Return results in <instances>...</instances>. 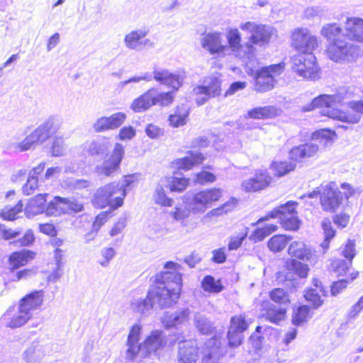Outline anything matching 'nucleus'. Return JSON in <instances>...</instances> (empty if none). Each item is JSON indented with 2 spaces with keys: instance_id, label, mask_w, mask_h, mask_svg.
Here are the masks:
<instances>
[{
  "instance_id": "f257e3e1",
  "label": "nucleus",
  "mask_w": 363,
  "mask_h": 363,
  "mask_svg": "<svg viewBox=\"0 0 363 363\" xmlns=\"http://www.w3.org/2000/svg\"><path fill=\"white\" fill-rule=\"evenodd\" d=\"M141 331L142 325L138 323L134 324L130 330L126 342V357L130 359L138 355L145 357L155 354L166 345L165 336L161 330L152 331L143 344H138Z\"/></svg>"
},
{
  "instance_id": "f03ea898",
  "label": "nucleus",
  "mask_w": 363,
  "mask_h": 363,
  "mask_svg": "<svg viewBox=\"0 0 363 363\" xmlns=\"http://www.w3.org/2000/svg\"><path fill=\"white\" fill-rule=\"evenodd\" d=\"M340 101L339 96L322 94L315 98L304 110L309 111L316 107H322L323 109L320 113L323 116L347 123H358L360 119V113H363V101L350 102V107L352 111L347 112L333 108V106Z\"/></svg>"
},
{
  "instance_id": "7ed1b4c3",
  "label": "nucleus",
  "mask_w": 363,
  "mask_h": 363,
  "mask_svg": "<svg viewBox=\"0 0 363 363\" xmlns=\"http://www.w3.org/2000/svg\"><path fill=\"white\" fill-rule=\"evenodd\" d=\"M62 125L61 120L51 116L34 129L23 140L13 143L12 147L16 152H25L33 146L42 144L56 133Z\"/></svg>"
},
{
  "instance_id": "20e7f679",
  "label": "nucleus",
  "mask_w": 363,
  "mask_h": 363,
  "mask_svg": "<svg viewBox=\"0 0 363 363\" xmlns=\"http://www.w3.org/2000/svg\"><path fill=\"white\" fill-rule=\"evenodd\" d=\"M126 192L121 188L120 184L113 182L98 188L94 194L92 203L100 208L111 206L113 208L121 207Z\"/></svg>"
},
{
  "instance_id": "39448f33",
  "label": "nucleus",
  "mask_w": 363,
  "mask_h": 363,
  "mask_svg": "<svg viewBox=\"0 0 363 363\" xmlns=\"http://www.w3.org/2000/svg\"><path fill=\"white\" fill-rule=\"evenodd\" d=\"M174 92H159L157 89L151 88L139 97L134 99L131 108L137 113L145 111L153 106H168L172 104Z\"/></svg>"
},
{
  "instance_id": "423d86ee",
  "label": "nucleus",
  "mask_w": 363,
  "mask_h": 363,
  "mask_svg": "<svg viewBox=\"0 0 363 363\" xmlns=\"http://www.w3.org/2000/svg\"><path fill=\"white\" fill-rule=\"evenodd\" d=\"M296 204L295 202L288 201L259 218L255 223H252V225H258L259 223L268 220L270 218H278L283 228L286 230H296L299 227V220L295 211Z\"/></svg>"
},
{
  "instance_id": "0eeeda50",
  "label": "nucleus",
  "mask_w": 363,
  "mask_h": 363,
  "mask_svg": "<svg viewBox=\"0 0 363 363\" xmlns=\"http://www.w3.org/2000/svg\"><path fill=\"white\" fill-rule=\"evenodd\" d=\"M222 91V81L219 77L210 76L206 77L201 84L193 88L190 92L198 106L206 104L210 98L218 96Z\"/></svg>"
},
{
  "instance_id": "6e6552de",
  "label": "nucleus",
  "mask_w": 363,
  "mask_h": 363,
  "mask_svg": "<svg viewBox=\"0 0 363 363\" xmlns=\"http://www.w3.org/2000/svg\"><path fill=\"white\" fill-rule=\"evenodd\" d=\"M291 69L303 79H317L320 77V68L313 53H299L291 58Z\"/></svg>"
},
{
  "instance_id": "1a4fd4ad",
  "label": "nucleus",
  "mask_w": 363,
  "mask_h": 363,
  "mask_svg": "<svg viewBox=\"0 0 363 363\" xmlns=\"http://www.w3.org/2000/svg\"><path fill=\"white\" fill-rule=\"evenodd\" d=\"M239 28L242 30L250 34L249 41L253 46H264L267 45L272 36L275 35L277 30L274 28L269 25L258 24L254 21L242 22Z\"/></svg>"
},
{
  "instance_id": "9d476101",
  "label": "nucleus",
  "mask_w": 363,
  "mask_h": 363,
  "mask_svg": "<svg viewBox=\"0 0 363 363\" xmlns=\"http://www.w3.org/2000/svg\"><path fill=\"white\" fill-rule=\"evenodd\" d=\"M284 70V65L279 63L262 67L257 71L255 89L259 92L272 90Z\"/></svg>"
},
{
  "instance_id": "9b49d317",
  "label": "nucleus",
  "mask_w": 363,
  "mask_h": 363,
  "mask_svg": "<svg viewBox=\"0 0 363 363\" xmlns=\"http://www.w3.org/2000/svg\"><path fill=\"white\" fill-rule=\"evenodd\" d=\"M326 55L335 62H352L357 56V48L344 40H335L328 44Z\"/></svg>"
},
{
  "instance_id": "f8f14e48",
  "label": "nucleus",
  "mask_w": 363,
  "mask_h": 363,
  "mask_svg": "<svg viewBox=\"0 0 363 363\" xmlns=\"http://www.w3.org/2000/svg\"><path fill=\"white\" fill-rule=\"evenodd\" d=\"M291 46L300 53H313L318 47V38L310 30L304 27H298L291 31Z\"/></svg>"
},
{
  "instance_id": "ddd939ff",
  "label": "nucleus",
  "mask_w": 363,
  "mask_h": 363,
  "mask_svg": "<svg viewBox=\"0 0 363 363\" xmlns=\"http://www.w3.org/2000/svg\"><path fill=\"white\" fill-rule=\"evenodd\" d=\"M222 196L220 189H209L193 194L188 206L194 213H202Z\"/></svg>"
},
{
  "instance_id": "4468645a",
  "label": "nucleus",
  "mask_w": 363,
  "mask_h": 363,
  "mask_svg": "<svg viewBox=\"0 0 363 363\" xmlns=\"http://www.w3.org/2000/svg\"><path fill=\"white\" fill-rule=\"evenodd\" d=\"M318 192L320 204L323 211L334 212L341 205L342 195L334 182L320 185Z\"/></svg>"
},
{
  "instance_id": "2eb2a0df",
  "label": "nucleus",
  "mask_w": 363,
  "mask_h": 363,
  "mask_svg": "<svg viewBox=\"0 0 363 363\" xmlns=\"http://www.w3.org/2000/svg\"><path fill=\"white\" fill-rule=\"evenodd\" d=\"M228 50L240 58L252 59L255 56L256 48L250 43L241 44V34L238 28H229L227 30Z\"/></svg>"
},
{
  "instance_id": "dca6fc26",
  "label": "nucleus",
  "mask_w": 363,
  "mask_h": 363,
  "mask_svg": "<svg viewBox=\"0 0 363 363\" xmlns=\"http://www.w3.org/2000/svg\"><path fill=\"white\" fill-rule=\"evenodd\" d=\"M153 305H158L160 308L170 307L180 297L179 288H171L169 286H157L149 292Z\"/></svg>"
},
{
  "instance_id": "f3484780",
  "label": "nucleus",
  "mask_w": 363,
  "mask_h": 363,
  "mask_svg": "<svg viewBox=\"0 0 363 363\" xmlns=\"http://www.w3.org/2000/svg\"><path fill=\"white\" fill-rule=\"evenodd\" d=\"M124 153L123 145L116 143L111 155L107 156L101 164L96 167V172L99 175L112 177L116 172L119 170Z\"/></svg>"
},
{
  "instance_id": "a211bd4d",
  "label": "nucleus",
  "mask_w": 363,
  "mask_h": 363,
  "mask_svg": "<svg viewBox=\"0 0 363 363\" xmlns=\"http://www.w3.org/2000/svg\"><path fill=\"white\" fill-rule=\"evenodd\" d=\"M249 322L245 314L236 315L231 318L230 325L228 332L229 344L237 347L242 343V333L248 328Z\"/></svg>"
},
{
  "instance_id": "6ab92c4d",
  "label": "nucleus",
  "mask_w": 363,
  "mask_h": 363,
  "mask_svg": "<svg viewBox=\"0 0 363 363\" xmlns=\"http://www.w3.org/2000/svg\"><path fill=\"white\" fill-rule=\"evenodd\" d=\"M201 44L202 48L211 55H220L228 50V45L223 40V33L218 31L203 33L201 38Z\"/></svg>"
},
{
  "instance_id": "aec40b11",
  "label": "nucleus",
  "mask_w": 363,
  "mask_h": 363,
  "mask_svg": "<svg viewBox=\"0 0 363 363\" xmlns=\"http://www.w3.org/2000/svg\"><path fill=\"white\" fill-rule=\"evenodd\" d=\"M150 74L152 79H154L160 84L172 87L176 91L182 86L185 77L184 74L172 73L168 69L156 67Z\"/></svg>"
},
{
  "instance_id": "412c9836",
  "label": "nucleus",
  "mask_w": 363,
  "mask_h": 363,
  "mask_svg": "<svg viewBox=\"0 0 363 363\" xmlns=\"http://www.w3.org/2000/svg\"><path fill=\"white\" fill-rule=\"evenodd\" d=\"M164 268L165 272H161V280L165 284L164 286H169L171 288H179V293H181L182 286V266L177 262L172 261L167 262Z\"/></svg>"
},
{
  "instance_id": "4be33fe9",
  "label": "nucleus",
  "mask_w": 363,
  "mask_h": 363,
  "mask_svg": "<svg viewBox=\"0 0 363 363\" xmlns=\"http://www.w3.org/2000/svg\"><path fill=\"white\" fill-rule=\"evenodd\" d=\"M148 30L138 29L127 33L124 37V44L130 50L137 52L141 51L145 47H153L154 43L148 38H145Z\"/></svg>"
},
{
  "instance_id": "5701e85b",
  "label": "nucleus",
  "mask_w": 363,
  "mask_h": 363,
  "mask_svg": "<svg viewBox=\"0 0 363 363\" xmlns=\"http://www.w3.org/2000/svg\"><path fill=\"white\" fill-rule=\"evenodd\" d=\"M272 182V177L266 170L257 171L252 178L242 182V189L246 192H255L267 188Z\"/></svg>"
},
{
  "instance_id": "b1692460",
  "label": "nucleus",
  "mask_w": 363,
  "mask_h": 363,
  "mask_svg": "<svg viewBox=\"0 0 363 363\" xmlns=\"http://www.w3.org/2000/svg\"><path fill=\"white\" fill-rule=\"evenodd\" d=\"M126 115L122 112H118L110 116L99 118L93 125V128L96 133L114 130L119 128L125 121Z\"/></svg>"
},
{
  "instance_id": "393cba45",
  "label": "nucleus",
  "mask_w": 363,
  "mask_h": 363,
  "mask_svg": "<svg viewBox=\"0 0 363 363\" xmlns=\"http://www.w3.org/2000/svg\"><path fill=\"white\" fill-rule=\"evenodd\" d=\"M44 293L42 290L33 291L22 298L18 303V307L28 313L30 318L33 311L38 310L43 303Z\"/></svg>"
},
{
  "instance_id": "a878e982",
  "label": "nucleus",
  "mask_w": 363,
  "mask_h": 363,
  "mask_svg": "<svg viewBox=\"0 0 363 363\" xmlns=\"http://www.w3.org/2000/svg\"><path fill=\"white\" fill-rule=\"evenodd\" d=\"M190 310L186 308H179L175 311L166 312L161 318L163 325L169 329L184 325L188 322Z\"/></svg>"
},
{
  "instance_id": "bb28decb",
  "label": "nucleus",
  "mask_w": 363,
  "mask_h": 363,
  "mask_svg": "<svg viewBox=\"0 0 363 363\" xmlns=\"http://www.w3.org/2000/svg\"><path fill=\"white\" fill-rule=\"evenodd\" d=\"M30 318L18 306L16 311L14 308H9L2 316L1 321L6 327L16 328L26 324Z\"/></svg>"
},
{
  "instance_id": "cd10ccee",
  "label": "nucleus",
  "mask_w": 363,
  "mask_h": 363,
  "mask_svg": "<svg viewBox=\"0 0 363 363\" xmlns=\"http://www.w3.org/2000/svg\"><path fill=\"white\" fill-rule=\"evenodd\" d=\"M197 356V345L195 340L179 341L178 359L180 363H194Z\"/></svg>"
},
{
  "instance_id": "c85d7f7f",
  "label": "nucleus",
  "mask_w": 363,
  "mask_h": 363,
  "mask_svg": "<svg viewBox=\"0 0 363 363\" xmlns=\"http://www.w3.org/2000/svg\"><path fill=\"white\" fill-rule=\"evenodd\" d=\"M313 287L305 291L304 298L315 309L323 304L322 297L326 296V291L323 288L321 281L318 279H313Z\"/></svg>"
},
{
  "instance_id": "c756f323",
  "label": "nucleus",
  "mask_w": 363,
  "mask_h": 363,
  "mask_svg": "<svg viewBox=\"0 0 363 363\" xmlns=\"http://www.w3.org/2000/svg\"><path fill=\"white\" fill-rule=\"evenodd\" d=\"M318 150V145L308 143L293 147L289 152V157L294 161L300 162L304 158L315 156Z\"/></svg>"
},
{
  "instance_id": "7c9ffc66",
  "label": "nucleus",
  "mask_w": 363,
  "mask_h": 363,
  "mask_svg": "<svg viewBox=\"0 0 363 363\" xmlns=\"http://www.w3.org/2000/svg\"><path fill=\"white\" fill-rule=\"evenodd\" d=\"M345 28L348 38L359 42H363V19L360 18H347Z\"/></svg>"
},
{
  "instance_id": "2f4dec72",
  "label": "nucleus",
  "mask_w": 363,
  "mask_h": 363,
  "mask_svg": "<svg viewBox=\"0 0 363 363\" xmlns=\"http://www.w3.org/2000/svg\"><path fill=\"white\" fill-rule=\"evenodd\" d=\"M47 194H39L35 197L30 199L25 208V214L28 218L40 214L46 209V196Z\"/></svg>"
},
{
  "instance_id": "473e14b6",
  "label": "nucleus",
  "mask_w": 363,
  "mask_h": 363,
  "mask_svg": "<svg viewBox=\"0 0 363 363\" xmlns=\"http://www.w3.org/2000/svg\"><path fill=\"white\" fill-rule=\"evenodd\" d=\"M153 306L152 300L149 297V294L145 297L133 296L130 301L131 310L144 315H148Z\"/></svg>"
},
{
  "instance_id": "72a5a7b5",
  "label": "nucleus",
  "mask_w": 363,
  "mask_h": 363,
  "mask_svg": "<svg viewBox=\"0 0 363 363\" xmlns=\"http://www.w3.org/2000/svg\"><path fill=\"white\" fill-rule=\"evenodd\" d=\"M262 317L270 323L278 325L286 317V310L273 304L266 303Z\"/></svg>"
},
{
  "instance_id": "f704fd0d",
  "label": "nucleus",
  "mask_w": 363,
  "mask_h": 363,
  "mask_svg": "<svg viewBox=\"0 0 363 363\" xmlns=\"http://www.w3.org/2000/svg\"><path fill=\"white\" fill-rule=\"evenodd\" d=\"M204 160L203 155L198 151H189L186 156L183 158L178 159L176 164L179 169H190L194 165L201 164Z\"/></svg>"
},
{
  "instance_id": "c9c22d12",
  "label": "nucleus",
  "mask_w": 363,
  "mask_h": 363,
  "mask_svg": "<svg viewBox=\"0 0 363 363\" xmlns=\"http://www.w3.org/2000/svg\"><path fill=\"white\" fill-rule=\"evenodd\" d=\"M288 252L291 257L303 260H309L312 255L311 250L302 241L292 242Z\"/></svg>"
},
{
  "instance_id": "e433bc0d",
  "label": "nucleus",
  "mask_w": 363,
  "mask_h": 363,
  "mask_svg": "<svg viewBox=\"0 0 363 363\" xmlns=\"http://www.w3.org/2000/svg\"><path fill=\"white\" fill-rule=\"evenodd\" d=\"M43 357V347L38 342H33L23 354V359L26 363H40Z\"/></svg>"
},
{
  "instance_id": "4c0bfd02",
  "label": "nucleus",
  "mask_w": 363,
  "mask_h": 363,
  "mask_svg": "<svg viewBox=\"0 0 363 363\" xmlns=\"http://www.w3.org/2000/svg\"><path fill=\"white\" fill-rule=\"evenodd\" d=\"M34 252L26 250L12 253L9 257V262L12 269H17L21 266L26 265L29 259H32L34 257Z\"/></svg>"
},
{
  "instance_id": "58836bf2",
  "label": "nucleus",
  "mask_w": 363,
  "mask_h": 363,
  "mask_svg": "<svg viewBox=\"0 0 363 363\" xmlns=\"http://www.w3.org/2000/svg\"><path fill=\"white\" fill-rule=\"evenodd\" d=\"M45 212L47 215L53 216L66 214L65 198L55 196L53 199L48 203Z\"/></svg>"
},
{
  "instance_id": "ea45409f",
  "label": "nucleus",
  "mask_w": 363,
  "mask_h": 363,
  "mask_svg": "<svg viewBox=\"0 0 363 363\" xmlns=\"http://www.w3.org/2000/svg\"><path fill=\"white\" fill-rule=\"evenodd\" d=\"M189 116V110L185 105L178 106L174 113L169 116V125L174 128L184 125L186 123V118Z\"/></svg>"
},
{
  "instance_id": "a19ab883",
  "label": "nucleus",
  "mask_w": 363,
  "mask_h": 363,
  "mask_svg": "<svg viewBox=\"0 0 363 363\" xmlns=\"http://www.w3.org/2000/svg\"><path fill=\"white\" fill-rule=\"evenodd\" d=\"M342 29L340 25L336 23H329L323 25L320 30V34L323 37L330 42L340 40L339 35L342 33Z\"/></svg>"
},
{
  "instance_id": "79ce46f5",
  "label": "nucleus",
  "mask_w": 363,
  "mask_h": 363,
  "mask_svg": "<svg viewBox=\"0 0 363 363\" xmlns=\"http://www.w3.org/2000/svg\"><path fill=\"white\" fill-rule=\"evenodd\" d=\"M277 114V109L273 106L257 107L248 111L247 112L248 116L255 119L271 118Z\"/></svg>"
},
{
  "instance_id": "37998d69",
  "label": "nucleus",
  "mask_w": 363,
  "mask_h": 363,
  "mask_svg": "<svg viewBox=\"0 0 363 363\" xmlns=\"http://www.w3.org/2000/svg\"><path fill=\"white\" fill-rule=\"evenodd\" d=\"M109 146V143L105 140L86 142L84 144V149L89 155H95L103 154Z\"/></svg>"
},
{
  "instance_id": "c03bdc74",
  "label": "nucleus",
  "mask_w": 363,
  "mask_h": 363,
  "mask_svg": "<svg viewBox=\"0 0 363 363\" xmlns=\"http://www.w3.org/2000/svg\"><path fill=\"white\" fill-rule=\"evenodd\" d=\"M278 229L277 225L267 224L263 228L255 229L250 235L249 239L254 242H258L263 240L267 236L275 232Z\"/></svg>"
},
{
  "instance_id": "a18cd8bd",
  "label": "nucleus",
  "mask_w": 363,
  "mask_h": 363,
  "mask_svg": "<svg viewBox=\"0 0 363 363\" xmlns=\"http://www.w3.org/2000/svg\"><path fill=\"white\" fill-rule=\"evenodd\" d=\"M201 287L206 292L216 294L220 292L223 287L220 280H216L212 276H206L201 281Z\"/></svg>"
},
{
  "instance_id": "49530a36",
  "label": "nucleus",
  "mask_w": 363,
  "mask_h": 363,
  "mask_svg": "<svg viewBox=\"0 0 363 363\" xmlns=\"http://www.w3.org/2000/svg\"><path fill=\"white\" fill-rule=\"evenodd\" d=\"M351 267V261L336 259L330 263V270L335 273L337 276H344L350 270Z\"/></svg>"
},
{
  "instance_id": "de8ad7c7",
  "label": "nucleus",
  "mask_w": 363,
  "mask_h": 363,
  "mask_svg": "<svg viewBox=\"0 0 363 363\" xmlns=\"http://www.w3.org/2000/svg\"><path fill=\"white\" fill-rule=\"evenodd\" d=\"M289 240L290 238L284 235H276L269 240L268 247L272 252H280L286 247Z\"/></svg>"
},
{
  "instance_id": "09e8293b",
  "label": "nucleus",
  "mask_w": 363,
  "mask_h": 363,
  "mask_svg": "<svg viewBox=\"0 0 363 363\" xmlns=\"http://www.w3.org/2000/svg\"><path fill=\"white\" fill-rule=\"evenodd\" d=\"M23 203L21 201L14 206H6L0 211V216L4 220H12L17 218V215L21 213Z\"/></svg>"
},
{
  "instance_id": "8fccbe9b",
  "label": "nucleus",
  "mask_w": 363,
  "mask_h": 363,
  "mask_svg": "<svg viewBox=\"0 0 363 363\" xmlns=\"http://www.w3.org/2000/svg\"><path fill=\"white\" fill-rule=\"evenodd\" d=\"M191 210L189 206L177 205L174 208L169 212V216L175 220L179 223H183L187 218H189Z\"/></svg>"
},
{
  "instance_id": "3c124183",
  "label": "nucleus",
  "mask_w": 363,
  "mask_h": 363,
  "mask_svg": "<svg viewBox=\"0 0 363 363\" xmlns=\"http://www.w3.org/2000/svg\"><path fill=\"white\" fill-rule=\"evenodd\" d=\"M289 272L297 275L299 278H306L308 276L309 268L306 264L296 259H291L288 264Z\"/></svg>"
},
{
  "instance_id": "603ef678",
  "label": "nucleus",
  "mask_w": 363,
  "mask_h": 363,
  "mask_svg": "<svg viewBox=\"0 0 363 363\" xmlns=\"http://www.w3.org/2000/svg\"><path fill=\"white\" fill-rule=\"evenodd\" d=\"M194 325L202 334H208L211 330V324L206 316L200 313H196L194 318Z\"/></svg>"
},
{
  "instance_id": "864d4df0",
  "label": "nucleus",
  "mask_w": 363,
  "mask_h": 363,
  "mask_svg": "<svg viewBox=\"0 0 363 363\" xmlns=\"http://www.w3.org/2000/svg\"><path fill=\"white\" fill-rule=\"evenodd\" d=\"M247 228H245L240 232L236 233L230 237L228 246L229 250H236L241 246L242 242L247 236Z\"/></svg>"
},
{
  "instance_id": "5fc2aeb1",
  "label": "nucleus",
  "mask_w": 363,
  "mask_h": 363,
  "mask_svg": "<svg viewBox=\"0 0 363 363\" xmlns=\"http://www.w3.org/2000/svg\"><path fill=\"white\" fill-rule=\"evenodd\" d=\"M308 316V306L306 305L301 306L294 311L292 317V323L295 325H301L303 323L307 321Z\"/></svg>"
},
{
  "instance_id": "6e6d98bb",
  "label": "nucleus",
  "mask_w": 363,
  "mask_h": 363,
  "mask_svg": "<svg viewBox=\"0 0 363 363\" xmlns=\"http://www.w3.org/2000/svg\"><path fill=\"white\" fill-rule=\"evenodd\" d=\"M154 200L157 204L163 206H172L173 205V199L168 198L162 185L158 184L155 190Z\"/></svg>"
},
{
  "instance_id": "4d7b16f0",
  "label": "nucleus",
  "mask_w": 363,
  "mask_h": 363,
  "mask_svg": "<svg viewBox=\"0 0 363 363\" xmlns=\"http://www.w3.org/2000/svg\"><path fill=\"white\" fill-rule=\"evenodd\" d=\"M335 136V133L328 129H321L312 134L313 140H318L323 145L330 143Z\"/></svg>"
},
{
  "instance_id": "13d9d810",
  "label": "nucleus",
  "mask_w": 363,
  "mask_h": 363,
  "mask_svg": "<svg viewBox=\"0 0 363 363\" xmlns=\"http://www.w3.org/2000/svg\"><path fill=\"white\" fill-rule=\"evenodd\" d=\"M296 164L291 162H275L272 165L274 174L279 177L294 170Z\"/></svg>"
},
{
  "instance_id": "bf43d9fd",
  "label": "nucleus",
  "mask_w": 363,
  "mask_h": 363,
  "mask_svg": "<svg viewBox=\"0 0 363 363\" xmlns=\"http://www.w3.org/2000/svg\"><path fill=\"white\" fill-rule=\"evenodd\" d=\"M358 274L359 273L357 271H353L350 274V280L344 279L334 282L333 285L331 287L332 295L336 296L338 294H340L343 289H345L347 287L349 282L352 281L357 277Z\"/></svg>"
},
{
  "instance_id": "052dcab7",
  "label": "nucleus",
  "mask_w": 363,
  "mask_h": 363,
  "mask_svg": "<svg viewBox=\"0 0 363 363\" xmlns=\"http://www.w3.org/2000/svg\"><path fill=\"white\" fill-rule=\"evenodd\" d=\"M66 214L77 213L84 210V203L73 197L65 198Z\"/></svg>"
},
{
  "instance_id": "680f3d73",
  "label": "nucleus",
  "mask_w": 363,
  "mask_h": 363,
  "mask_svg": "<svg viewBox=\"0 0 363 363\" xmlns=\"http://www.w3.org/2000/svg\"><path fill=\"white\" fill-rule=\"evenodd\" d=\"M322 227L324 231L325 239L321 246L327 249L329 247L330 240L335 236V231L332 228L331 222L329 219H325L322 222Z\"/></svg>"
},
{
  "instance_id": "e2e57ef3",
  "label": "nucleus",
  "mask_w": 363,
  "mask_h": 363,
  "mask_svg": "<svg viewBox=\"0 0 363 363\" xmlns=\"http://www.w3.org/2000/svg\"><path fill=\"white\" fill-rule=\"evenodd\" d=\"M189 184V179L173 177L169 181V188L171 191H183Z\"/></svg>"
},
{
  "instance_id": "0e129e2a",
  "label": "nucleus",
  "mask_w": 363,
  "mask_h": 363,
  "mask_svg": "<svg viewBox=\"0 0 363 363\" xmlns=\"http://www.w3.org/2000/svg\"><path fill=\"white\" fill-rule=\"evenodd\" d=\"M340 254L348 261H352L356 255L355 243L354 240H348L347 242L340 248Z\"/></svg>"
},
{
  "instance_id": "69168bd1",
  "label": "nucleus",
  "mask_w": 363,
  "mask_h": 363,
  "mask_svg": "<svg viewBox=\"0 0 363 363\" xmlns=\"http://www.w3.org/2000/svg\"><path fill=\"white\" fill-rule=\"evenodd\" d=\"M271 299L278 303H287L290 302L289 294L280 288L274 289L270 292Z\"/></svg>"
},
{
  "instance_id": "338daca9",
  "label": "nucleus",
  "mask_w": 363,
  "mask_h": 363,
  "mask_svg": "<svg viewBox=\"0 0 363 363\" xmlns=\"http://www.w3.org/2000/svg\"><path fill=\"white\" fill-rule=\"evenodd\" d=\"M65 152V145L64 139L62 137H55L53 140L51 154L54 157H60L64 155Z\"/></svg>"
},
{
  "instance_id": "774afa93",
  "label": "nucleus",
  "mask_w": 363,
  "mask_h": 363,
  "mask_svg": "<svg viewBox=\"0 0 363 363\" xmlns=\"http://www.w3.org/2000/svg\"><path fill=\"white\" fill-rule=\"evenodd\" d=\"M38 187V179L36 177L30 176L28 174V177L26 183L23 186V192L26 195H30Z\"/></svg>"
}]
</instances>
